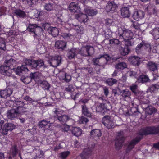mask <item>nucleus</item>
Listing matches in <instances>:
<instances>
[{"instance_id": "obj_24", "label": "nucleus", "mask_w": 159, "mask_h": 159, "mask_svg": "<svg viewBox=\"0 0 159 159\" xmlns=\"http://www.w3.org/2000/svg\"><path fill=\"white\" fill-rule=\"evenodd\" d=\"M119 51L121 55L123 56H125L127 55L129 52V48L127 46L124 48L121 47L119 49Z\"/></svg>"}, {"instance_id": "obj_57", "label": "nucleus", "mask_w": 159, "mask_h": 159, "mask_svg": "<svg viewBox=\"0 0 159 159\" xmlns=\"http://www.w3.org/2000/svg\"><path fill=\"white\" fill-rule=\"evenodd\" d=\"M111 42H112L114 43L115 44H118L119 43V41L118 40L116 39H113L112 40H111Z\"/></svg>"}, {"instance_id": "obj_36", "label": "nucleus", "mask_w": 159, "mask_h": 159, "mask_svg": "<svg viewBox=\"0 0 159 159\" xmlns=\"http://www.w3.org/2000/svg\"><path fill=\"white\" fill-rule=\"evenodd\" d=\"M16 14L21 17H23L25 16L26 15L24 12L20 10H17L15 11Z\"/></svg>"}, {"instance_id": "obj_25", "label": "nucleus", "mask_w": 159, "mask_h": 159, "mask_svg": "<svg viewBox=\"0 0 159 159\" xmlns=\"http://www.w3.org/2000/svg\"><path fill=\"white\" fill-rule=\"evenodd\" d=\"M85 13L89 16H93L95 15L97 12L96 10L90 9L89 8H86L84 9Z\"/></svg>"}, {"instance_id": "obj_17", "label": "nucleus", "mask_w": 159, "mask_h": 159, "mask_svg": "<svg viewBox=\"0 0 159 159\" xmlns=\"http://www.w3.org/2000/svg\"><path fill=\"white\" fill-rule=\"evenodd\" d=\"M87 15L86 14H84L80 12L79 14L76 15V17L80 22L85 23L88 20Z\"/></svg>"}, {"instance_id": "obj_18", "label": "nucleus", "mask_w": 159, "mask_h": 159, "mask_svg": "<svg viewBox=\"0 0 159 159\" xmlns=\"http://www.w3.org/2000/svg\"><path fill=\"white\" fill-rule=\"evenodd\" d=\"M38 74L37 73H31L30 75V78L29 77L25 78L23 80V82L25 84H28L30 82V79H33L34 80H35L38 77Z\"/></svg>"}, {"instance_id": "obj_56", "label": "nucleus", "mask_w": 159, "mask_h": 159, "mask_svg": "<svg viewBox=\"0 0 159 159\" xmlns=\"http://www.w3.org/2000/svg\"><path fill=\"white\" fill-rule=\"evenodd\" d=\"M37 12L36 13V12L34 13V15L36 17L38 18V17H39L40 15V12L39 11H36Z\"/></svg>"}, {"instance_id": "obj_23", "label": "nucleus", "mask_w": 159, "mask_h": 159, "mask_svg": "<svg viewBox=\"0 0 159 159\" xmlns=\"http://www.w3.org/2000/svg\"><path fill=\"white\" fill-rule=\"evenodd\" d=\"M48 32L53 37H56L57 36L59 33V30L58 29L55 27H49L48 29Z\"/></svg>"}, {"instance_id": "obj_30", "label": "nucleus", "mask_w": 159, "mask_h": 159, "mask_svg": "<svg viewBox=\"0 0 159 159\" xmlns=\"http://www.w3.org/2000/svg\"><path fill=\"white\" fill-rule=\"evenodd\" d=\"M127 65L125 62H120L117 64L115 66V68L117 69L123 70L125 68H126Z\"/></svg>"}, {"instance_id": "obj_5", "label": "nucleus", "mask_w": 159, "mask_h": 159, "mask_svg": "<svg viewBox=\"0 0 159 159\" xmlns=\"http://www.w3.org/2000/svg\"><path fill=\"white\" fill-rule=\"evenodd\" d=\"M48 61L52 66L56 67L61 62V58L60 56L52 57L49 56L48 57Z\"/></svg>"}, {"instance_id": "obj_35", "label": "nucleus", "mask_w": 159, "mask_h": 159, "mask_svg": "<svg viewBox=\"0 0 159 159\" xmlns=\"http://www.w3.org/2000/svg\"><path fill=\"white\" fill-rule=\"evenodd\" d=\"M57 118L61 123H64L66 122L69 119V117L66 115H63L57 117Z\"/></svg>"}, {"instance_id": "obj_42", "label": "nucleus", "mask_w": 159, "mask_h": 159, "mask_svg": "<svg viewBox=\"0 0 159 159\" xmlns=\"http://www.w3.org/2000/svg\"><path fill=\"white\" fill-rule=\"evenodd\" d=\"M69 153L70 152L69 151L64 152L59 154V157L61 158L64 159L67 157L69 155Z\"/></svg>"}, {"instance_id": "obj_50", "label": "nucleus", "mask_w": 159, "mask_h": 159, "mask_svg": "<svg viewBox=\"0 0 159 159\" xmlns=\"http://www.w3.org/2000/svg\"><path fill=\"white\" fill-rule=\"evenodd\" d=\"M37 29H35L34 32V36L35 37V35H39L40 34L43 33V29H42V31L41 32H39V30H36Z\"/></svg>"}, {"instance_id": "obj_31", "label": "nucleus", "mask_w": 159, "mask_h": 159, "mask_svg": "<svg viewBox=\"0 0 159 159\" xmlns=\"http://www.w3.org/2000/svg\"><path fill=\"white\" fill-rule=\"evenodd\" d=\"M116 6V5H113L112 2L108 3L106 8V10L108 12L112 11H114L115 9V7Z\"/></svg>"}, {"instance_id": "obj_55", "label": "nucleus", "mask_w": 159, "mask_h": 159, "mask_svg": "<svg viewBox=\"0 0 159 159\" xmlns=\"http://www.w3.org/2000/svg\"><path fill=\"white\" fill-rule=\"evenodd\" d=\"M133 26L136 29L138 30L140 29V25L139 24L137 23H133Z\"/></svg>"}, {"instance_id": "obj_49", "label": "nucleus", "mask_w": 159, "mask_h": 159, "mask_svg": "<svg viewBox=\"0 0 159 159\" xmlns=\"http://www.w3.org/2000/svg\"><path fill=\"white\" fill-rule=\"evenodd\" d=\"M63 111H61L60 109H56L55 111V113L58 116V117L60 116V115H61L63 113Z\"/></svg>"}, {"instance_id": "obj_43", "label": "nucleus", "mask_w": 159, "mask_h": 159, "mask_svg": "<svg viewBox=\"0 0 159 159\" xmlns=\"http://www.w3.org/2000/svg\"><path fill=\"white\" fill-rule=\"evenodd\" d=\"M41 85L42 87L44 89L47 90L49 89L50 87V85L46 81L43 82H42Z\"/></svg>"}, {"instance_id": "obj_48", "label": "nucleus", "mask_w": 159, "mask_h": 159, "mask_svg": "<svg viewBox=\"0 0 159 159\" xmlns=\"http://www.w3.org/2000/svg\"><path fill=\"white\" fill-rule=\"evenodd\" d=\"M61 36L64 38L67 39L73 37L70 34L64 33H62L61 34Z\"/></svg>"}, {"instance_id": "obj_54", "label": "nucleus", "mask_w": 159, "mask_h": 159, "mask_svg": "<svg viewBox=\"0 0 159 159\" xmlns=\"http://www.w3.org/2000/svg\"><path fill=\"white\" fill-rule=\"evenodd\" d=\"M70 127L68 125H64L62 127V128L64 131H67L69 130Z\"/></svg>"}, {"instance_id": "obj_2", "label": "nucleus", "mask_w": 159, "mask_h": 159, "mask_svg": "<svg viewBox=\"0 0 159 159\" xmlns=\"http://www.w3.org/2000/svg\"><path fill=\"white\" fill-rule=\"evenodd\" d=\"M23 103L22 102L20 101H16L14 105H16L17 106L16 109H12L8 112L7 116L8 118L12 119L17 117L21 113V111L23 108L21 107L23 106Z\"/></svg>"}, {"instance_id": "obj_22", "label": "nucleus", "mask_w": 159, "mask_h": 159, "mask_svg": "<svg viewBox=\"0 0 159 159\" xmlns=\"http://www.w3.org/2000/svg\"><path fill=\"white\" fill-rule=\"evenodd\" d=\"M39 126L41 127L45 126L46 128L51 130L52 129V124L46 121L43 120L40 122Z\"/></svg>"}, {"instance_id": "obj_40", "label": "nucleus", "mask_w": 159, "mask_h": 159, "mask_svg": "<svg viewBox=\"0 0 159 159\" xmlns=\"http://www.w3.org/2000/svg\"><path fill=\"white\" fill-rule=\"evenodd\" d=\"M121 93L122 96L124 97H129L131 94L130 92L128 90H124Z\"/></svg>"}, {"instance_id": "obj_12", "label": "nucleus", "mask_w": 159, "mask_h": 159, "mask_svg": "<svg viewBox=\"0 0 159 159\" xmlns=\"http://www.w3.org/2000/svg\"><path fill=\"white\" fill-rule=\"evenodd\" d=\"M128 61L131 64L134 66H139L140 62V58L136 56H130Z\"/></svg>"}, {"instance_id": "obj_34", "label": "nucleus", "mask_w": 159, "mask_h": 159, "mask_svg": "<svg viewBox=\"0 0 159 159\" xmlns=\"http://www.w3.org/2000/svg\"><path fill=\"white\" fill-rule=\"evenodd\" d=\"M156 111L155 108L152 106H149L147 107L146 110V112L148 114H152L153 112H155Z\"/></svg>"}, {"instance_id": "obj_53", "label": "nucleus", "mask_w": 159, "mask_h": 159, "mask_svg": "<svg viewBox=\"0 0 159 159\" xmlns=\"http://www.w3.org/2000/svg\"><path fill=\"white\" fill-rule=\"evenodd\" d=\"M38 63H39V66L38 67V69H39L40 67L44 66V63L43 61L41 60H37Z\"/></svg>"}, {"instance_id": "obj_11", "label": "nucleus", "mask_w": 159, "mask_h": 159, "mask_svg": "<svg viewBox=\"0 0 159 159\" xmlns=\"http://www.w3.org/2000/svg\"><path fill=\"white\" fill-rule=\"evenodd\" d=\"M24 62L27 65H29L32 67L33 69H38L39 66V63H38L37 60H30L27 59L24 60Z\"/></svg>"}, {"instance_id": "obj_46", "label": "nucleus", "mask_w": 159, "mask_h": 159, "mask_svg": "<svg viewBox=\"0 0 159 159\" xmlns=\"http://www.w3.org/2000/svg\"><path fill=\"white\" fill-rule=\"evenodd\" d=\"M139 140H134L131 142L128 145V148L129 149L133 148L134 145L138 142Z\"/></svg>"}, {"instance_id": "obj_8", "label": "nucleus", "mask_w": 159, "mask_h": 159, "mask_svg": "<svg viewBox=\"0 0 159 159\" xmlns=\"http://www.w3.org/2000/svg\"><path fill=\"white\" fill-rule=\"evenodd\" d=\"M94 52L93 48L89 46L83 47L80 50V54L84 56H88L92 54Z\"/></svg>"}, {"instance_id": "obj_15", "label": "nucleus", "mask_w": 159, "mask_h": 159, "mask_svg": "<svg viewBox=\"0 0 159 159\" xmlns=\"http://www.w3.org/2000/svg\"><path fill=\"white\" fill-rule=\"evenodd\" d=\"M12 91L10 89L0 91V96L2 98H6L12 93Z\"/></svg>"}, {"instance_id": "obj_1", "label": "nucleus", "mask_w": 159, "mask_h": 159, "mask_svg": "<svg viewBox=\"0 0 159 159\" xmlns=\"http://www.w3.org/2000/svg\"><path fill=\"white\" fill-rule=\"evenodd\" d=\"M16 63V61L13 59H11L6 62V65L2 66L0 67V73L6 76H10L11 75L12 72V69L18 75H20L23 71L27 72L28 69L25 66L22 65L21 67H18L17 68L12 69L10 66L11 64L14 65Z\"/></svg>"}, {"instance_id": "obj_60", "label": "nucleus", "mask_w": 159, "mask_h": 159, "mask_svg": "<svg viewBox=\"0 0 159 159\" xmlns=\"http://www.w3.org/2000/svg\"><path fill=\"white\" fill-rule=\"evenodd\" d=\"M4 157L3 153H0V159H4Z\"/></svg>"}, {"instance_id": "obj_37", "label": "nucleus", "mask_w": 159, "mask_h": 159, "mask_svg": "<svg viewBox=\"0 0 159 159\" xmlns=\"http://www.w3.org/2000/svg\"><path fill=\"white\" fill-rule=\"evenodd\" d=\"M82 112L85 115H86L89 117H91V114L89 112L86 107L85 106H83L82 107Z\"/></svg>"}, {"instance_id": "obj_39", "label": "nucleus", "mask_w": 159, "mask_h": 159, "mask_svg": "<svg viewBox=\"0 0 159 159\" xmlns=\"http://www.w3.org/2000/svg\"><path fill=\"white\" fill-rule=\"evenodd\" d=\"M117 80L113 79H109L106 81V83L110 86H111L114 84L116 83Z\"/></svg>"}, {"instance_id": "obj_28", "label": "nucleus", "mask_w": 159, "mask_h": 159, "mask_svg": "<svg viewBox=\"0 0 159 159\" xmlns=\"http://www.w3.org/2000/svg\"><path fill=\"white\" fill-rule=\"evenodd\" d=\"M72 134L76 136H80L82 133L81 129L79 127H74L72 130Z\"/></svg>"}, {"instance_id": "obj_62", "label": "nucleus", "mask_w": 159, "mask_h": 159, "mask_svg": "<svg viewBox=\"0 0 159 159\" xmlns=\"http://www.w3.org/2000/svg\"><path fill=\"white\" fill-rule=\"evenodd\" d=\"M22 1L23 2H24L25 0H22ZM27 2L28 3H29V1H31V2H32V3H34V1H37L38 0H26Z\"/></svg>"}, {"instance_id": "obj_58", "label": "nucleus", "mask_w": 159, "mask_h": 159, "mask_svg": "<svg viewBox=\"0 0 159 159\" xmlns=\"http://www.w3.org/2000/svg\"><path fill=\"white\" fill-rule=\"evenodd\" d=\"M153 147L157 149H159V142L153 145Z\"/></svg>"}, {"instance_id": "obj_33", "label": "nucleus", "mask_w": 159, "mask_h": 159, "mask_svg": "<svg viewBox=\"0 0 159 159\" xmlns=\"http://www.w3.org/2000/svg\"><path fill=\"white\" fill-rule=\"evenodd\" d=\"M90 134L94 136L100 137L101 135V131L99 129L93 130L91 132Z\"/></svg>"}, {"instance_id": "obj_7", "label": "nucleus", "mask_w": 159, "mask_h": 159, "mask_svg": "<svg viewBox=\"0 0 159 159\" xmlns=\"http://www.w3.org/2000/svg\"><path fill=\"white\" fill-rule=\"evenodd\" d=\"M102 121L103 123L107 128H113L115 126L112 118L108 116H104L102 119Z\"/></svg>"}, {"instance_id": "obj_38", "label": "nucleus", "mask_w": 159, "mask_h": 159, "mask_svg": "<svg viewBox=\"0 0 159 159\" xmlns=\"http://www.w3.org/2000/svg\"><path fill=\"white\" fill-rule=\"evenodd\" d=\"M140 72L139 71H138L137 73H135L132 70H129L128 71V74L131 77H134V78H137L139 76V74Z\"/></svg>"}, {"instance_id": "obj_61", "label": "nucleus", "mask_w": 159, "mask_h": 159, "mask_svg": "<svg viewBox=\"0 0 159 159\" xmlns=\"http://www.w3.org/2000/svg\"><path fill=\"white\" fill-rule=\"evenodd\" d=\"M104 91L105 94L107 96L108 93V89H104Z\"/></svg>"}, {"instance_id": "obj_27", "label": "nucleus", "mask_w": 159, "mask_h": 159, "mask_svg": "<svg viewBox=\"0 0 159 159\" xmlns=\"http://www.w3.org/2000/svg\"><path fill=\"white\" fill-rule=\"evenodd\" d=\"M147 66L148 69L151 71H154L157 69V65L152 62H149Z\"/></svg>"}, {"instance_id": "obj_10", "label": "nucleus", "mask_w": 159, "mask_h": 159, "mask_svg": "<svg viewBox=\"0 0 159 159\" xmlns=\"http://www.w3.org/2000/svg\"><path fill=\"white\" fill-rule=\"evenodd\" d=\"M159 132V127H155L152 126L146 128L144 132L142 134L146 135L148 134H155Z\"/></svg>"}, {"instance_id": "obj_6", "label": "nucleus", "mask_w": 159, "mask_h": 159, "mask_svg": "<svg viewBox=\"0 0 159 159\" xmlns=\"http://www.w3.org/2000/svg\"><path fill=\"white\" fill-rule=\"evenodd\" d=\"M3 123L2 124V125L0 126L1 132L4 134H7V132L9 130L11 131L15 129V126L11 123H7L3 125H2Z\"/></svg>"}, {"instance_id": "obj_63", "label": "nucleus", "mask_w": 159, "mask_h": 159, "mask_svg": "<svg viewBox=\"0 0 159 159\" xmlns=\"http://www.w3.org/2000/svg\"><path fill=\"white\" fill-rule=\"evenodd\" d=\"M153 36L155 39H157L159 38V35H157V36H156L153 34Z\"/></svg>"}, {"instance_id": "obj_3", "label": "nucleus", "mask_w": 159, "mask_h": 159, "mask_svg": "<svg viewBox=\"0 0 159 159\" xmlns=\"http://www.w3.org/2000/svg\"><path fill=\"white\" fill-rule=\"evenodd\" d=\"M110 59V57L107 54H104L100 55L97 58L93 59V61L94 64L102 66L106 64L107 61Z\"/></svg>"}, {"instance_id": "obj_21", "label": "nucleus", "mask_w": 159, "mask_h": 159, "mask_svg": "<svg viewBox=\"0 0 159 159\" xmlns=\"http://www.w3.org/2000/svg\"><path fill=\"white\" fill-rule=\"evenodd\" d=\"M77 53V50L76 48H73L68 52L67 56L69 59H71L74 58Z\"/></svg>"}, {"instance_id": "obj_9", "label": "nucleus", "mask_w": 159, "mask_h": 159, "mask_svg": "<svg viewBox=\"0 0 159 159\" xmlns=\"http://www.w3.org/2000/svg\"><path fill=\"white\" fill-rule=\"evenodd\" d=\"M145 13L143 11L141 10H135L133 13L132 17L134 20L138 21L143 19Z\"/></svg>"}, {"instance_id": "obj_19", "label": "nucleus", "mask_w": 159, "mask_h": 159, "mask_svg": "<svg viewBox=\"0 0 159 159\" xmlns=\"http://www.w3.org/2000/svg\"><path fill=\"white\" fill-rule=\"evenodd\" d=\"M59 78L61 80H64L67 82H69L71 79V76L65 73H61Z\"/></svg>"}, {"instance_id": "obj_26", "label": "nucleus", "mask_w": 159, "mask_h": 159, "mask_svg": "<svg viewBox=\"0 0 159 159\" xmlns=\"http://www.w3.org/2000/svg\"><path fill=\"white\" fill-rule=\"evenodd\" d=\"M149 80L148 77L146 75H141L138 79V81L139 83H144L148 82Z\"/></svg>"}, {"instance_id": "obj_47", "label": "nucleus", "mask_w": 159, "mask_h": 159, "mask_svg": "<svg viewBox=\"0 0 159 159\" xmlns=\"http://www.w3.org/2000/svg\"><path fill=\"white\" fill-rule=\"evenodd\" d=\"M130 89L133 92L136 94L137 90V86L136 84H133L130 86Z\"/></svg>"}, {"instance_id": "obj_13", "label": "nucleus", "mask_w": 159, "mask_h": 159, "mask_svg": "<svg viewBox=\"0 0 159 159\" xmlns=\"http://www.w3.org/2000/svg\"><path fill=\"white\" fill-rule=\"evenodd\" d=\"M69 10L72 12L79 13L80 8L77 3L72 2L69 5Z\"/></svg>"}, {"instance_id": "obj_59", "label": "nucleus", "mask_w": 159, "mask_h": 159, "mask_svg": "<svg viewBox=\"0 0 159 159\" xmlns=\"http://www.w3.org/2000/svg\"><path fill=\"white\" fill-rule=\"evenodd\" d=\"M126 76L125 75H123L122 78L121 80L124 82L126 80Z\"/></svg>"}, {"instance_id": "obj_16", "label": "nucleus", "mask_w": 159, "mask_h": 159, "mask_svg": "<svg viewBox=\"0 0 159 159\" xmlns=\"http://www.w3.org/2000/svg\"><path fill=\"white\" fill-rule=\"evenodd\" d=\"M130 13L129 8L128 7H125L121 9V15L124 17L126 18L129 17Z\"/></svg>"}, {"instance_id": "obj_41", "label": "nucleus", "mask_w": 159, "mask_h": 159, "mask_svg": "<svg viewBox=\"0 0 159 159\" xmlns=\"http://www.w3.org/2000/svg\"><path fill=\"white\" fill-rule=\"evenodd\" d=\"M88 121V119L83 116H82L80 118V119L78 121L79 124H85Z\"/></svg>"}, {"instance_id": "obj_20", "label": "nucleus", "mask_w": 159, "mask_h": 159, "mask_svg": "<svg viewBox=\"0 0 159 159\" xmlns=\"http://www.w3.org/2000/svg\"><path fill=\"white\" fill-rule=\"evenodd\" d=\"M66 45V43L61 40L57 41L55 43V47L58 49H64Z\"/></svg>"}, {"instance_id": "obj_64", "label": "nucleus", "mask_w": 159, "mask_h": 159, "mask_svg": "<svg viewBox=\"0 0 159 159\" xmlns=\"http://www.w3.org/2000/svg\"><path fill=\"white\" fill-rule=\"evenodd\" d=\"M117 74V72L116 71H115L113 73L112 75L113 76H116V75Z\"/></svg>"}, {"instance_id": "obj_51", "label": "nucleus", "mask_w": 159, "mask_h": 159, "mask_svg": "<svg viewBox=\"0 0 159 159\" xmlns=\"http://www.w3.org/2000/svg\"><path fill=\"white\" fill-rule=\"evenodd\" d=\"M91 152V150L89 149H85L84 151V155H87L90 154Z\"/></svg>"}, {"instance_id": "obj_14", "label": "nucleus", "mask_w": 159, "mask_h": 159, "mask_svg": "<svg viewBox=\"0 0 159 159\" xmlns=\"http://www.w3.org/2000/svg\"><path fill=\"white\" fill-rule=\"evenodd\" d=\"M35 29L39 30V32L42 31V28L40 26H39L35 24H29L28 25L27 30L29 32L33 33L34 34Z\"/></svg>"}, {"instance_id": "obj_4", "label": "nucleus", "mask_w": 159, "mask_h": 159, "mask_svg": "<svg viewBox=\"0 0 159 159\" xmlns=\"http://www.w3.org/2000/svg\"><path fill=\"white\" fill-rule=\"evenodd\" d=\"M120 32V39L122 37L124 41H127L133 38V33L130 30H122L121 28L119 29Z\"/></svg>"}, {"instance_id": "obj_45", "label": "nucleus", "mask_w": 159, "mask_h": 159, "mask_svg": "<svg viewBox=\"0 0 159 159\" xmlns=\"http://www.w3.org/2000/svg\"><path fill=\"white\" fill-rule=\"evenodd\" d=\"M54 5L51 4H47L45 6V8L48 11H50L53 9Z\"/></svg>"}, {"instance_id": "obj_52", "label": "nucleus", "mask_w": 159, "mask_h": 159, "mask_svg": "<svg viewBox=\"0 0 159 159\" xmlns=\"http://www.w3.org/2000/svg\"><path fill=\"white\" fill-rule=\"evenodd\" d=\"M143 43H141L140 44H139L137 47L136 48V52L137 53L138 52V50L142 47L143 46Z\"/></svg>"}, {"instance_id": "obj_44", "label": "nucleus", "mask_w": 159, "mask_h": 159, "mask_svg": "<svg viewBox=\"0 0 159 159\" xmlns=\"http://www.w3.org/2000/svg\"><path fill=\"white\" fill-rule=\"evenodd\" d=\"M159 89V85L156 84L152 85L150 87V90L151 92H154L157 91Z\"/></svg>"}, {"instance_id": "obj_32", "label": "nucleus", "mask_w": 159, "mask_h": 159, "mask_svg": "<svg viewBox=\"0 0 159 159\" xmlns=\"http://www.w3.org/2000/svg\"><path fill=\"white\" fill-rule=\"evenodd\" d=\"M123 140L122 139H116L115 142L116 148V149H120L122 147Z\"/></svg>"}, {"instance_id": "obj_29", "label": "nucleus", "mask_w": 159, "mask_h": 159, "mask_svg": "<svg viewBox=\"0 0 159 159\" xmlns=\"http://www.w3.org/2000/svg\"><path fill=\"white\" fill-rule=\"evenodd\" d=\"M107 110L106 108L105 107V105L104 104L102 103L99 105L97 106L96 108V110L98 112H103L106 111Z\"/></svg>"}]
</instances>
